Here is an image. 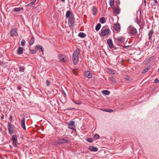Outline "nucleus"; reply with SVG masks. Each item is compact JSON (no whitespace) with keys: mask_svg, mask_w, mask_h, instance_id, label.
Returning a JSON list of instances; mask_svg holds the SVG:
<instances>
[{"mask_svg":"<svg viewBox=\"0 0 159 159\" xmlns=\"http://www.w3.org/2000/svg\"><path fill=\"white\" fill-rule=\"evenodd\" d=\"M80 50L79 49H77L73 52L72 57V61L75 65L76 64L78 61V55L80 54Z\"/></svg>","mask_w":159,"mask_h":159,"instance_id":"nucleus-1","label":"nucleus"},{"mask_svg":"<svg viewBox=\"0 0 159 159\" xmlns=\"http://www.w3.org/2000/svg\"><path fill=\"white\" fill-rule=\"evenodd\" d=\"M69 143V140L67 138L65 137L58 139L55 143V145H57L61 143Z\"/></svg>","mask_w":159,"mask_h":159,"instance_id":"nucleus-2","label":"nucleus"},{"mask_svg":"<svg viewBox=\"0 0 159 159\" xmlns=\"http://www.w3.org/2000/svg\"><path fill=\"white\" fill-rule=\"evenodd\" d=\"M58 57L59 61L61 62H66L69 60L68 58L64 55H58Z\"/></svg>","mask_w":159,"mask_h":159,"instance_id":"nucleus-3","label":"nucleus"},{"mask_svg":"<svg viewBox=\"0 0 159 159\" xmlns=\"http://www.w3.org/2000/svg\"><path fill=\"white\" fill-rule=\"evenodd\" d=\"M113 31L116 33L119 32L120 30V26L118 23H116L113 25L112 26Z\"/></svg>","mask_w":159,"mask_h":159,"instance_id":"nucleus-4","label":"nucleus"},{"mask_svg":"<svg viewBox=\"0 0 159 159\" xmlns=\"http://www.w3.org/2000/svg\"><path fill=\"white\" fill-rule=\"evenodd\" d=\"M128 32L131 34L134 35L136 34L137 31L136 29L132 27H129L128 28Z\"/></svg>","mask_w":159,"mask_h":159,"instance_id":"nucleus-5","label":"nucleus"},{"mask_svg":"<svg viewBox=\"0 0 159 159\" xmlns=\"http://www.w3.org/2000/svg\"><path fill=\"white\" fill-rule=\"evenodd\" d=\"M12 140L14 146H17L18 143L17 142V137L16 135H14L12 136Z\"/></svg>","mask_w":159,"mask_h":159,"instance_id":"nucleus-6","label":"nucleus"},{"mask_svg":"<svg viewBox=\"0 0 159 159\" xmlns=\"http://www.w3.org/2000/svg\"><path fill=\"white\" fill-rule=\"evenodd\" d=\"M7 128L9 133L10 134H11L13 132L14 128V125H12L9 122H8Z\"/></svg>","mask_w":159,"mask_h":159,"instance_id":"nucleus-7","label":"nucleus"},{"mask_svg":"<svg viewBox=\"0 0 159 159\" xmlns=\"http://www.w3.org/2000/svg\"><path fill=\"white\" fill-rule=\"evenodd\" d=\"M68 20V25L70 27H72L74 23V16H72Z\"/></svg>","mask_w":159,"mask_h":159,"instance_id":"nucleus-8","label":"nucleus"},{"mask_svg":"<svg viewBox=\"0 0 159 159\" xmlns=\"http://www.w3.org/2000/svg\"><path fill=\"white\" fill-rule=\"evenodd\" d=\"M109 33V30L108 29L104 30L103 28L101 30L100 35L103 36H106Z\"/></svg>","mask_w":159,"mask_h":159,"instance_id":"nucleus-9","label":"nucleus"},{"mask_svg":"<svg viewBox=\"0 0 159 159\" xmlns=\"http://www.w3.org/2000/svg\"><path fill=\"white\" fill-rule=\"evenodd\" d=\"M125 38L120 36L118 37L116 39V41L118 44H120L125 41Z\"/></svg>","mask_w":159,"mask_h":159,"instance_id":"nucleus-10","label":"nucleus"},{"mask_svg":"<svg viewBox=\"0 0 159 159\" xmlns=\"http://www.w3.org/2000/svg\"><path fill=\"white\" fill-rule=\"evenodd\" d=\"M17 29L16 28L12 29L10 32L11 36H17L18 33L17 32Z\"/></svg>","mask_w":159,"mask_h":159,"instance_id":"nucleus-11","label":"nucleus"},{"mask_svg":"<svg viewBox=\"0 0 159 159\" xmlns=\"http://www.w3.org/2000/svg\"><path fill=\"white\" fill-rule=\"evenodd\" d=\"M88 148L89 150L92 152H96L98 150L97 148L93 146H89Z\"/></svg>","mask_w":159,"mask_h":159,"instance_id":"nucleus-12","label":"nucleus"},{"mask_svg":"<svg viewBox=\"0 0 159 159\" xmlns=\"http://www.w3.org/2000/svg\"><path fill=\"white\" fill-rule=\"evenodd\" d=\"M85 76L88 78H90L92 77V74L90 71L87 70L85 71Z\"/></svg>","mask_w":159,"mask_h":159,"instance_id":"nucleus-13","label":"nucleus"},{"mask_svg":"<svg viewBox=\"0 0 159 159\" xmlns=\"http://www.w3.org/2000/svg\"><path fill=\"white\" fill-rule=\"evenodd\" d=\"M72 16H74L73 13L70 11H67L66 14V18H68L69 19Z\"/></svg>","mask_w":159,"mask_h":159,"instance_id":"nucleus-14","label":"nucleus"},{"mask_svg":"<svg viewBox=\"0 0 159 159\" xmlns=\"http://www.w3.org/2000/svg\"><path fill=\"white\" fill-rule=\"evenodd\" d=\"M107 43L108 44V46L111 48H113V44L112 40L111 39H108L107 40Z\"/></svg>","mask_w":159,"mask_h":159,"instance_id":"nucleus-15","label":"nucleus"},{"mask_svg":"<svg viewBox=\"0 0 159 159\" xmlns=\"http://www.w3.org/2000/svg\"><path fill=\"white\" fill-rule=\"evenodd\" d=\"M25 118L23 117L21 120V125L22 127L24 129H25Z\"/></svg>","mask_w":159,"mask_h":159,"instance_id":"nucleus-16","label":"nucleus"},{"mask_svg":"<svg viewBox=\"0 0 159 159\" xmlns=\"http://www.w3.org/2000/svg\"><path fill=\"white\" fill-rule=\"evenodd\" d=\"M17 53L19 54H21L23 52V48L20 47H19L17 50Z\"/></svg>","mask_w":159,"mask_h":159,"instance_id":"nucleus-17","label":"nucleus"},{"mask_svg":"<svg viewBox=\"0 0 159 159\" xmlns=\"http://www.w3.org/2000/svg\"><path fill=\"white\" fill-rule=\"evenodd\" d=\"M23 8L22 7H20L19 8H15L14 9V11L15 12H19L20 11L23 10Z\"/></svg>","mask_w":159,"mask_h":159,"instance_id":"nucleus-18","label":"nucleus"},{"mask_svg":"<svg viewBox=\"0 0 159 159\" xmlns=\"http://www.w3.org/2000/svg\"><path fill=\"white\" fill-rule=\"evenodd\" d=\"M92 11H93V15H95L97 14L98 11L97 8L95 7H93Z\"/></svg>","mask_w":159,"mask_h":159,"instance_id":"nucleus-19","label":"nucleus"},{"mask_svg":"<svg viewBox=\"0 0 159 159\" xmlns=\"http://www.w3.org/2000/svg\"><path fill=\"white\" fill-rule=\"evenodd\" d=\"M113 11L115 13L118 14L119 13V9L117 7H115L113 9Z\"/></svg>","mask_w":159,"mask_h":159,"instance_id":"nucleus-20","label":"nucleus"},{"mask_svg":"<svg viewBox=\"0 0 159 159\" xmlns=\"http://www.w3.org/2000/svg\"><path fill=\"white\" fill-rule=\"evenodd\" d=\"M153 33V31L152 30H151L149 32L148 34V35L149 36V40H150L151 39Z\"/></svg>","mask_w":159,"mask_h":159,"instance_id":"nucleus-21","label":"nucleus"},{"mask_svg":"<svg viewBox=\"0 0 159 159\" xmlns=\"http://www.w3.org/2000/svg\"><path fill=\"white\" fill-rule=\"evenodd\" d=\"M78 36L80 37L83 38L86 36V34L80 32Z\"/></svg>","mask_w":159,"mask_h":159,"instance_id":"nucleus-22","label":"nucleus"},{"mask_svg":"<svg viewBox=\"0 0 159 159\" xmlns=\"http://www.w3.org/2000/svg\"><path fill=\"white\" fill-rule=\"evenodd\" d=\"M102 93L106 95H108L110 94V92L109 91L107 90H104L102 91Z\"/></svg>","mask_w":159,"mask_h":159,"instance_id":"nucleus-23","label":"nucleus"},{"mask_svg":"<svg viewBox=\"0 0 159 159\" xmlns=\"http://www.w3.org/2000/svg\"><path fill=\"white\" fill-rule=\"evenodd\" d=\"M101 26V25L99 23L95 27V29L96 30L98 31V30H99Z\"/></svg>","mask_w":159,"mask_h":159,"instance_id":"nucleus-24","label":"nucleus"},{"mask_svg":"<svg viewBox=\"0 0 159 159\" xmlns=\"http://www.w3.org/2000/svg\"><path fill=\"white\" fill-rule=\"evenodd\" d=\"M100 22L102 23H104L106 22L105 19L104 17L101 18L100 19Z\"/></svg>","mask_w":159,"mask_h":159,"instance_id":"nucleus-25","label":"nucleus"},{"mask_svg":"<svg viewBox=\"0 0 159 159\" xmlns=\"http://www.w3.org/2000/svg\"><path fill=\"white\" fill-rule=\"evenodd\" d=\"M34 39L33 37H32L30 40V45H32L34 43Z\"/></svg>","mask_w":159,"mask_h":159,"instance_id":"nucleus-26","label":"nucleus"},{"mask_svg":"<svg viewBox=\"0 0 159 159\" xmlns=\"http://www.w3.org/2000/svg\"><path fill=\"white\" fill-rule=\"evenodd\" d=\"M72 101L74 103L78 105H80L81 103L80 102L77 101V100H75V99H73Z\"/></svg>","mask_w":159,"mask_h":159,"instance_id":"nucleus-27","label":"nucleus"},{"mask_svg":"<svg viewBox=\"0 0 159 159\" xmlns=\"http://www.w3.org/2000/svg\"><path fill=\"white\" fill-rule=\"evenodd\" d=\"M109 4L110 6L112 7L114 5V0H109Z\"/></svg>","mask_w":159,"mask_h":159,"instance_id":"nucleus-28","label":"nucleus"},{"mask_svg":"<svg viewBox=\"0 0 159 159\" xmlns=\"http://www.w3.org/2000/svg\"><path fill=\"white\" fill-rule=\"evenodd\" d=\"M42 46L39 45H37L35 46V49H39L42 48Z\"/></svg>","mask_w":159,"mask_h":159,"instance_id":"nucleus-29","label":"nucleus"},{"mask_svg":"<svg viewBox=\"0 0 159 159\" xmlns=\"http://www.w3.org/2000/svg\"><path fill=\"white\" fill-rule=\"evenodd\" d=\"M149 68H150V67H147V68H146L145 69L143 70V71L142 72V73H145L146 72H147Z\"/></svg>","mask_w":159,"mask_h":159,"instance_id":"nucleus-30","label":"nucleus"},{"mask_svg":"<svg viewBox=\"0 0 159 159\" xmlns=\"http://www.w3.org/2000/svg\"><path fill=\"white\" fill-rule=\"evenodd\" d=\"M75 124V122L74 121H70L69 123V126H72Z\"/></svg>","mask_w":159,"mask_h":159,"instance_id":"nucleus-31","label":"nucleus"},{"mask_svg":"<svg viewBox=\"0 0 159 159\" xmlns=\"http://www.w3.org/2000/svg\"><path fill=\"white\" fill-rule=\"evenodd\" d=\"M25 40L24 39H22L21 42V45L22 46H23L25 45Z\"/></svg>","mask_w":159,"mask_h":159,"instance_id":"nucleus-32","label":"nucleus"},{"mask_svg":"<svg viewBox=\"0 0 159 159\" xmlns=\"http://www.w3.org/2000/svg\"><path fill=\"white\" fill-rule=\"evenodd\" d=\"M94 138L96 139H98L99 138V136L98 134H96L94 136Z\"/></svg>","mask_w":159,"mask_h":159,"instance_id":"nucleus-33","label":"nucleus"},{"mask_svg":"<svg viewBox=\"0 0 159 159\" xmlns=\"http://www.w3.org/2000/svg\"><path fill=\"white\" fill-rule=\"evenodd\" d=\"M24 69V68L23 67H20L19 70L20 72L23 71Z\"/></svg>","mask_w":159,"mask_h":159,"instance_id":"nucleus-34","label":"nucleus"},{"mask_svg":"<svg viewBox=\"0 0 159 159\" xmlns=\"http://www.w3.org/2000/svg\"><path fill=\"white\" fill-rule=\"evenodd\" d=\"M104 111L107 112H112L113 111V110L111 109L108 110V109H105L104 110Z\"/></svg>","mask_w":159,"mask_h":159,"instance_id":"nucleus-35","label":"nucleus"},{"mask_svg":"<svg viewBox=\"0 0 159 159\" xmlns=\"http://www.w3.org/2000/svg\"><path fill=\"white\" fill-rule=\"evenodd\" d=\"M35 2H34V1L33 0L31 2L29 3L28 5L29 6H31L33 5Z\"/></svg>","mask_w":159,"mask_h":159,"instance_id":"nucleus-36","label":"nucleus"},{"mask_svg":"<svg viewBox=\"0 0 159 159\" xmlns=\"http://www.w3.org/2000/svg\"><path fill=\"white\" fill-rule=\"evenodd\" d=\"M111 80L113 83L116 82V80L113 77H111Z\"/></svg>","mask_w":159,"mask_h":159,"instance_id":"nucleus-37","label":"nucleus"},{"mask_svg":"<svg viewBox=\"0 0 159 159\" xmlns=\"http://www.w3.org/2000/svg\"><path fill=\"white\" fill-rule=\"evenodd\" d=\"M50 82L48 80H47L46 82V85L47 86H49L50 85Z\"/></svg>","mask_w":159,"mask_h":159,"instance_id":"nucleus-38","label":"nucleus"},{"mask_svg":"<svg viewBox=\"0 0 159 159\" xmlns=\"http://www.w3.org/2000/svg\"><path fill=\"white\" fill-rule=\"evenodd\" d=\"M87 141L88 142H90V143H91V142H92L93 139L91 138H89V139H88Z\"/></svg>","mask_w":159,"mask_h":159,"instance_id":"nucleus-39","label":"nucleus"},{"mask_svg":"<svg viewBox=\"0 0 159 159\" xmlns=\"http://www.w3.org/2000/svg\"><path fill=\"white\" fill-rule=\"evenodd\" d=\"M30 50L31 53H34L36 52V51L34 50Z\"/></svg>","mask_w":159,"mask_h":159,"instance_id":"nucleus-40","label":"nucleus"},{"mask_svg":"<svg viewBox=\"0 0 159 159\" xmlns=\"http://www.w3.org/2000/svg\"><path fill=\"white\" fill-rule=\"evenodd\" d=\"M154 82L156 83H158L159 82V80L158 78H157L154 80Z\"/></svg>","mask_w":159,"mask_h":159,"instance_id":"nucleus-41","label":"nucleus"},{"mask_svg":"<svg viewBox=\"0 0 159 159\" xmlns=\"http://www.w3.org/2000/svg\"><path fill=\"white\" fill-rule=\"evenodd\" d=\"M68 128L69 129H74V127H73V126H69V125Z\"/></svg>","mask_w":159,"mask_h":159,"instance_id":"nucleus-42","label":"nucleus"},{"mask_svg":"<svg viewBox=\"0 0 159 159\" xmlns=\"http://www.w3.org/2000/svg\"><path fill=\"white\" fill-rule=\"evenodd\" d=\"M126 79L127 80H129V79H130V78L129 77L127 76L126 77Z\"/></svg>","mask_w":159,"mask_h":159,"instance_id":"nucleus-43","label":"nucleus"},{"mask_svg":"<svg viewBox=\"0 0 159 159\" xmlns=\"http://www.w3.org/2000/svg\"><path fill=\"white\" fill-rule=\"evenodd\" d=\"M17 89L18 90H19L21 89V86H18L17 87Z\"/></svg>","mask_w":159,"mask_h":159,"instance_id":"nucleus-44","label":"nucleus"},{"mask_svg":"<svg viewBox=\"0 0 159 159\" xmlns=\"http://www.w3.org/2000/svg\"><path fill=\"white\" fill-rule=\"evenodd\" d=\"M110 72L111 73V74H115V73L113 71V70H111V71Z\"/></svg>","mask_w":159,"mask_h":159,"instance_id":"nucleus-45","label":"nucleus"},{"mask_svg":"<svg viewBox=\"0 0 159 159\" xmlns=\"http://www.w3.org/2000/svg\"><path fill=\"white\" fill-rule=\"evenodd\" d=\"M40 49H41L42 52H43V50L42 47V48H40Z\"/></svg>","mask_w":159,"mask_h":159,"instance_id":"nucleus-46","label":"nucleus"},{"mask_svg":"<svg viewBox=\"0 0 159 159\" xmlns=\"http://www.w3.org/2000/svg\"><path fill=\"white\" fill-rule=\"evenodd\" d=\"M12 117L11 116L9 118L10 120H11L12 119Z\"/></svg>","mask_w":159,"mask_h":159,"instance_id":"nucleus-47","label":"nucleus"},{"mask_svg":"<svg viewBox=\"0 0 159 159\" xmlns=\"http://www.w3.org/2000/svg\"><path fill=\"white\" fill-rule=\"evenodd\" d=\"M155 2L156 3H157V2L156 1V0H155Z\"/></svg>","mask_w":159,"mask_h":159,"instance_id":"nucleus-48","label":"nucleus"},{"mask_svg":"<svg viewBox=\"0 0 159 159\" xmlns=\"http://www.w3.org/2000/svg\"><path fill=\"white\" fill-rule=\"evenodd\" d=\"M61 1L63 2V1H65V0H61Z\"/></svg>","mask_w":159,"mask_h":159,"instance_id":"nucleus-49","label":"nucleus"},{"mask_svg":"<svg viewBox=\"0 0 159 159\" xmlns=\"http://www.w3.org/2000/svg\"><path fill=\"white\" fill-rule=\"evenodd\" d=\"M37 0H34V2H36Z\"/></svg>","mask_w":159,"mask_h":159,"instance_id":"nucleus-50","label":"nucleus"},{"mask_svg":"<svg viewBox=\"0 0 159 159\" xmlns=\"http://www.w3.org/2000/svg\"><path fill=\"white\" fill-rule=\"evenodd\" d=\"M3 116H3H3H2V119H3Z\"/></svg>","mask_w":159,"mask_h":159,"instance_id":"nucleus-51","label":"nucleus"},{"mask_svg":"<svg viewBox=\"0 0 159 159\" xmlns=\"http://www.w3.org/2000/svg\"><path fill=\"white\" fill-rule=\"evenodd\" d=\"M127 47V46L125 47V48H126Z\"/></svg>","mask_w":159,"mask_h":159,"instance_id":"nucleus-52","label":"nucleus"},{"mask_svg":"<svg viewBox=\"0 0 159 159\" xmlns=\"http://www.w3.org/2000/svg\"><path fill=\"white\" fill-rule=\"evenodd\" d=\"M158 71H159V68L158 69Z\"/></svg>","mask_w":159,"mask_h":159,"instance_id":"nucleus-53","label":"nucleus"}]
</instances>
